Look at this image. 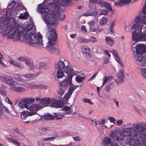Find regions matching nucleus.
Returning a JSON list of instances; mask_svg holds the SVG:
<instances>
[{"label": "nucleus", "mask_w": 146, "mask_h": 146, "mask_svg": "<svg viewBox=\"0 0 146 146\" xmlns=\"http://www.w3.org/2000/svg\"><path fill=\"white\" fill-rule=\"evenodd\" d=\"M7 27L2 30L3 36H7L8 38L14 40L27 41L30 45L38 48L43 46L42 36L40 33L35 34L33 24L30 23L21 25L17 23L15 18L12 17Z\"/></svg>", "instance_id": "1"}, {"label": "nucleus", "mask_w": 146, "mask_h": 146, "mask_svg": "<svg viewBox=\"0 0 146 146\" xmlns=\"http://www.w3.org/2000/svg\"><path fill=\"white\" fill-rule=\"evenodd\" d=\"M69 0H56L52 3H49L52 7L54 9L52 12H51L47 8V5L43 3L40 4L37 8V11L40 13H43L42 17L45 23L48 27H54L58 23L57 19L64 20L65 19L64 15L59 13L58 5L63 3H66Z\"/></svg>", "instance_id": "2"}, {"label": "nucleus", "mask_w": 146, "mask_h": 146, "mask_svg": "<svg viewBox=\"0 0 146 146\" xmlns=\"http://www.w3.org/2000/svg\"><path fill=\"white\" fill-rule=\"evenodd\" d=\"M137 22L133 25L131 29L132 32V39L135 41L146 40L145 31L142 33V30L145 28L142 25Z\"/></svg>", "instance_id": "3"}, {"label": "nucleus", "mask_w": 146, "mask_h": 146, "mask_svg": "<svg viewBox=\"0 0 146 146\" xmlns=\"http://www.w3.org/2000/svg\"><path fill=\"white\" fill-rule=\"evenodd\" d=\"M144 47V45L143 44H136L135 42L132 44V50L133 52H135L136 54L135 58L139 62V64L142 65H145V62L146 61V52H143Z\"/></svg>", "instance_id": "4"}, {"label": "nucleus", "mask_w": 146, "mask_h": 146, "mask_svg": "<svg viewBox=\"0 0 146 146\" xmlns=\"http://www.w3.org/2000/svg\"><path fill=\"white\" fill-rule=\"evenodd\" d=\"M146 130V124L145 123L137 124H133L132 127L127 129H123L121 130L122 134L124 136L131 135L136 136L137 134V132L141 133L144 132Z\"/></svg>", "instance_id": "5"}, {"label": "nucleus", "mask_w": 146, "mask_h": 146, "mask_svg": "<svg viewBox=\"0 0 146 146\" xmlns=\"http://www.w3.org/2000/svg\"><path fill=\"white\" fill-rule=\"evenodd\" d=\"M46 36L48 41L46 47L50 53H57L59 50L54 46L55 41L57 38V35L55 30L54 29H49L47 31Z\"/></svg>", "instance_id": "6"}, {"label": "nucleus", "mask_w": 146, "mask_h": 146, "mask_svg": "<svg viewBox=\"0 0 146 146\" xmlns=\"http://www.w3.org/2000/svg\"><path fill=\"white\" fill-rule=\"evenodd\" d=\"M55 67L57 69L63 70L64 72L68 74L67 77L69 78L73 73L78 72L75 70L69 65V63L67 60L64 59L58 60L56 64Z\"/></svg>", "instance_id": "7"}, {"label": "nucleus", "mask_w": 146, "mask_h": 146, "mask_svg": "<svg viewBox=\"0 0 146 146\" xmlns=\"http://www.w3.org/2000/svg\"><path fill=\"white\" fill-rule=\"evenodd\" d=\"M7 9L6 13V18H9L11 15L13 11H14V14L15 16L18 15V11L19 9L22 10H26V8L23 5L22 3L17 0H14L7 7Z\"/></svg>", "instance_id": "8"}, {"label": "nucleus", "mask_w": 146, "mask_h": 146, "mask_svg": "<svg viewBox=\"0 0 146 146\" xmlns=\"http://www.w3.org/2000/svg\"><path fill=\"white\" fill-rule=\"evenodd\" d=\"M24 104V106L28 110L30 111V113H31L32 115L37 113V111L41 108V106L39 104H33L32 103L35 102L34 98H29L23 100Z\"/></svg>", "instance_id": "9"}, {"label": "nucleus", "mask_w": 146, "mask_h": 146, "mask_svg": "<svg viewBox=\"0 0 146 146\" xmlns=\"http://www.w3.org/2000/svg\"><path fill=\"white\" fill-rule=\"evenodd\" d=\"M123 135L122 132H121L118 129L111 130L109 134V136L113 140L117 141L123 140L124 137Z\"/></svg>", "instance_id": "10"}, {"label": "nucleus", "mask_w": 146, "mask_h": 146, "mask_svg": "<svg viewBox=\"0 0 146 146\" xmlns=\"http://www.w3.org/2000/svg\"><path fill=\"white\" fill-rule=\"evenodd\" d=\"M140 140L139 139H136V140L133 137H131L129 140L130 144L131 145H138L142 144L144 140H146V131L145 133H140Z\"/></svg>", "instance_id": "11"}, {"label": "nucleus", "mask_w": 146, "mask_h": 146, "mask_svg": "<svg viewBox=\"0 0 146 146\" xmlns=\"http://www.w3.org/2000/svg\"><path fill=\"white\" fill-rule=\"evenodd\" d=\"M35 100L39 105L41 106V108L48 106L51 101L50 99L49 98H43L41 99L38 97L36 98Z\"/></svg>", "instance_id": "12"}, {"label": "nucleus", "mask_w": 146, "mask_h": 146, "mask_svg": "<svg viewBox=\"0 0 146 146\" xmlns=\"http://www.w3.org/2000/svg\"><path fill=\"white\" fill-rule=\"evenodd\" d=\"M78 73V72L73 73L71 75V77H70L69 78L67 77L68 74H66V79L63 82H60V84L61 86L64 87H67L68 84L70 85L71 84V81L73 76L77 74Z\"/></svg>", "instance_id": "13"}, {"label": "nucleus", "mask_w": 146, "mask_h": 146, "mask_svg": "<svg viewBox=\"0 0 146 146\" xmlns=\"http://www.w3.org/2000/svg\"><path fill=\"white\" fill-rule=\"evenodd\" d=\"M64 103L63 101L62 100H57L53 99L51 101L50 106L57 108H61L64 105Z\"/></svg>", "instance_id": "14"}, {"label": "nucleus", "mask_w": 146, "mask_h": 146, "mask_svg": "<svg viewBox=\"0 0 146 146\" xmlns=\"http://www.w3.org/2000/svg\"><path fill=\"white\" fill-rule=\"evenodd\" d=\"M123 71L122 70H120L118 71L116 76L117 80L115 79H114V80L118 85L123 82Z\"/></svg>", "instance_id": "15"}, {"label": "nucleus", "mask_w": 146, "mask_h": 146, "mask_svg": "<svg viewBox=\"0 0 146 146\" xmlns=\"http://www.w3.org/2000/svg\"><path fill=\"white\" fill-rule=\"evenodd\" d=\"M135 21L136 22L146 25V14L139 15L135 18Z\"/></svg>", "instance_id": "16"}, {"label": "nucleus", "mask_w": 146, "mask_h": 146, "mask_svg": "<svg viewBox=\"0 0 146 146\" xmlns=\"http://www.w3.org/2000/svg\"><path fill=\"white\" fill-rule=\"evenodd\" d=\"M25 11L24 13H20V15L19 16H17V15L16 16L18 17V18L20 19H21L25 20L29 17V15L28 11L26 10H22L21 9H19L18 11V13H20L21 11Z\"/></svg>", "instance_id": "17"}, {"label": "nucleus", "mask_w": 146, "mask_h": 146, "mask_svg": "<svg viewBox=\"0 0 146 146\" xmlns=\"http://www.w3.org/2000/svg\"><path fill=\"white\" fill-rule=\"evenodd\" d=\"M114 5L117 6H121L124 5L128 4L131 2V0H117Z\"/></svg>", "instance_id": "18"}, {"label": "nucleus", "mask_w": 146, "mask_h": 146, "mask_svg": "<svg viewBox=\"0 0 146 146\" xmlns=\"http://www.w3.org/2000/svg\"><path fill=\"white\" fill-rule=\"evenodd\" d=\"M136 61L139 64H140L142 66H140L139 67V70L141 73V75L145 79H146V68L143 67V66H144L145 65V63L146 61L145 62V65H142L141 64L139 63V62H137L136 60Z\"/></svg>", "instance_id": "19"}, {"label": "nucleus", "mask_w": 146, "mask_h": 146, "mask_svg": "<svg viewBox=\"0 0 146 146\" xmlns=\"http://www.w3.org/2000/svg\"><path fill=\"white\" fill-rule=\"evenodd\" d=\"M80 41L82 42H84L88 43L90 42H94L97 41V40L95 37L94 36H91L90 38H87L86 39L81 38L80 39Z\"/></svg>", "instance_id": "20"}, {"label": "nucleus", "mask_w": 146, "mask_h": 146, "mask_svg": "<svg viewBox=\"0 0 146 146\" xmlns=\"http://www.w3.org/2000/svg\"><path fill=\"white\" fill-rule=\"evenodd\" d=\"M0 79L2 82L10 84H12V85H13V84L14 82V80L10 78H7L4 76H1L0 77Z\"/></svg>", "instance_id": "21"}, {"label": "nucleus", "mask_w": 146, "mask_h": 146, "mask_svg": "<svg viewBox=\"0 0 146 146\" xmlns=\"http://www.w3.org/2000/svg\"><path fill=\"white\" fill-rule=\"evenodd\" d=\"M66 113L68 114H76L75 111H74L73 109L70 107L65 106L64 108Z\"/></svg>", "instance_id": "22"}, {"label": "nucleus", "mask_w": 146, "mask_h": 146, "mask_svg": "<svg viewBox=\"0 0 146 146\" xmlns=\"http://www.w3.org/2000/svg\"><path fill=\"white\" fill-rule=\"evenodd\" d=\"M31 113H30L28 111H23L21 112V117L22 119L25 120L27 116H32Z\"/></svg>", "instance_id": "23"}, {"label": "nucleus", "mask_w": 146, "mask_h": 146, "mask_svg": "<svg viewBox=\"0 0 146 146\" xmlns=\"http://www.w3.org/2000/svg\"><path fill=\"white\" fill-rule=\"evenodd\" d=\"M18 59L19 60L25 62V63L29 66H33V65L32 62L26 57H19L18 58Z\"/></svg>", "instance_id": "24"}, {"label": "nucleus", "mask_w": 146, "mask_h": 146, "mask_svg": "<svg viewBox=\"0 0 146 146\" xmlns=\"http://www.w3.org/2000/svg\"><path fill=\"white\" fill-rule=\"evenodd\" d=\"M11 89L12 90L20 92H22L25 91V89L24 88L19 86H14L13 85L12 86H11Z\"/></svg>", "instance_id": "25"}, {"label": "nucleus", "mask_w": 146, "mask_h": 146, "mask_svg": "<svg viewBox=\"0 0 146 146\" xmlns=\"http://www.w3.org/2000/svg\"><path fill=\"white\" fill-rule=\"evenodd\" d=\"M64 71L62 70L58 69L56 72V77L58 79H61L65 76Z\"/></svg>", "instance_id": "26"}, {"label": "nucleus", "mask_w": 146, "mask_h": 146, "mask_svg": "<svg viewBox=\"0 0 146 146\" xmlns=\"http://www.w3.org/2000/svg\"><path fill=\"white\" fill-rule=\"evenodd\" d=\"M105 40L107 44L110 46H112L114 42V40L113 39L108 36L105 37Z\"/></svg>", "instance_id": "27"}, {"label": "nucleus", "mask_w": 146, "mask_h": 146, "mask_svg": "<svg viewBox=\"0 0 146 146\" xmlns=\"http://www.w3.org/2000/svg\"><path fill=\"white\" fill-rule=\"evenodd\" d=\"M100 4L102 7H104L110 11H112V8L109 3L105 2H103L102 0V2L100 3Z\"/></svg>", "instance_id": "28"}, {"label": "nucleus", "mask_w": 146, "mask_h": 146, "mask_svg": "<svg viewBox=\"0 0 146 146\" xmlns=\"http://www.w3.org/2000/svg\"><path fill=\"white\" fill-rule=\"evenodd\" d=\"M81 50L83 53L86 54L88 53L90 51V49L87 46L83 45L81 47Z\"/></svg>", "instance_id": "29"}, {"label": "nucleus", "mask_w": 146, "mask_h": 146, "mask_svg": "<svg viewBox=\"0 0 146 146\" xmlns=\"http://www.w3.org/2000/svg\"><path fill=\"white\" fill-rule=\"evenodd\" d=\"M108 21V19L107 17H104L102 18L99 21V25L100 26L105 25Z\"/></svg>", "instance_id": "30"}, {"label": "nucleus", "mask_w": 146, "mask_h": 146, "mask_svg": "<svg viewBox=\"0 0 146 146\" xmlns=\"http://www.w3.org/2000/svg\"><path fill=\"white\" fill-rule=\"evenodd\" d=\"M72 94L71 92H70L69 91H68V92L65 94L64 95L63 99L66 102L68 101V100L71 97V96Z\"/></svg>", "instance_id": "31"}, {"label": "nucleus", "mask_w": 146, "mask_h": 146, "mask_svg": "<svg viewBox=\"0 0 146 146\" xmlns=\"http://www.w3.org/2000/svg\"><path fill=\"white\" fill-rule=\"evenodd\" d=\"M40 116L41 117V119H42L43 117V119L45 120L52 119L54 118L53 117L51 114H46L44 115L43 117H42V116Z\"/></svg>", "instance_id": "32"}, {"label": "nucleus", "mask_w": 146, "mask_h": 146, "mask_svg": "<svg viewBox=\"0 0 146 146\" xmlns=\"http://www.w3.org/2000/svg\"><path fill=\"white\" fill-rule=\"evenodd\" d=\"M84 78L85 77L84 76L79 74L76 76L75 80L76 82L80 83L84 80Z\"/></svg>", "instance_id": "33"}, {"label": "nucleus", "mask_w": 146, "mask_h": 146, "mask_svg": "<svg viewBox=\"0 0 146 146\" xmlns=\"http://www.w3.org/2000/svg\"><path fill=\"white\" fill-rule=\"evenodd\" d=\"M1 108L2 109V110L5 112L12 115L11 114V111L9 110L8 107L5 106L4 105L2 104L1 105Z\"/></svg>", "instance_id": "34"}, {"label": "nucleus", "mask_w": 146, "mask_h": 146, "mask_svg": "<svg viewBox=\"0 0 146 146\" xmlns=\"http://www.w3.org/2000/svg\"><path fill=\"white\" fill-rule=\"evenodd\" d=\"M112 78L113 77L110 76H109L108 77H104L103 78V83L102 86L104 85L108 82L112 80Z\"/></svg>", "instance_id": "35"}, {"label": "nucleus", "mask_w": 146, "mask_h": 146, "mask_svg": "<svg viewBox=\"0 0 146 146\" xmlns=\"http://www.w3.org/2000/svg\"><path fill=\"white\" fill-rule=\"evenodd\" d=\"M69 88L68 91H69V92H71L72 94L74 90L78 87V86L72 85V82L71 84L69 85Z\"/></svg>", "instance_id": "36"}, {"label": "nucleus", "mask_w": 146, "mask_h": 146, "mask_svg": "<svg viewBox=\"0 0 146 146\" xmlns=\"http://www.w3.org/2000/svg\"><path fill=\"white\" fill-rule=\"evenodd\" d=\"M9 62L10 64L16 66L19 68H21L22 67V66L20 64L16 63V62L13 60H10L9 61Z\"/></svg>", "instance_id": "37"}, {"label": "nucleus", "mask_w": 146, "mask_h": 146, "mask_svg": "<svg viewBox=\"0 0 146 146\" xmlns=\"http://www.w3.org/2000/svg\"><path fill=\"white\" fill-rule=\"evenodd\" d=\"M34 76L31 74H25L23 76L24 78L27 80L32 79Z\"/></svg>", "instance_id": "38"}, {"label": "nucleus", "mask_w": 146, "mask_h": 146, "mask_svg": "<svg viewBox=\"0 0 146 146\" xmlns=\"http://www.w3.org/2000/svg\"><path fill=\"white\" fill-rule=\"evenodd\" d=\"M59 136L56 135L51 137H49L44 139L45 141H54L56 138L59 137Z\"/></svg>", "instance_id": "39"}, {"label": "nucleus", "mask_w": 146, "mask_h": 146, "mask_svg": "<svg viewBox=\"0 0 146 146\" xmlns=\"http://www.w3.org/2000/svg\"><path fill=\"white\" fill-rule=\"evenodd\" d=\"M54 114L55 117L57 119H62L64 116V115L61 113H55Z\"/></svg>", "instance_id": "40"}, {"label": "nucleus", "mask_w": 146, "mask_h": 146, "mask_svg": "<svg viewBox=\"0 0 146 146\" xmlns=\"http://www.w3.org/2000/svg\"><path fill=\"white\" fill-rule=\"evenodd\" d=\"M115 59L119 64H120L121 66H124V65L123 63L122 62L121 60H120L119 56V55L115 56Z\"/></svg>", "instance_id": "41"}, {"label": "nucleus", "mask_w": 146, "mask_h": 146, "mask_svg": "<svg viewBox=\"0 0 146 146\" xmlns=\"http://www.w3.org/2000/svg\"><path fill=\"white\" fill-rule=\"evenodd\" d=\"M115 59L119 64H120L121 66H124V65L123 63L122 62L121 60H120L119 56V55L115 56Z\"/></svg>", "instance_id": "42"}, {"label": "nucleus", "mask_w": 146, "mask_h": 146, "mask_svg": "<svg viewBox=\"0 0 146 146\" xmlns=\"http://www.w3.org/2000/svg\"><path fill=\"white\" fill-rule=\"evenodd\" d=\"M1 94L4 97L6 95V92L5 90L4 87H2L0 90Z\"/></svg>", "instance_id": "43"}, {"label": "nucleus", "mask_w": 146, "mask_h": 146, "mask_svg": "<svg viewBox=\"0 0 146 146\" xmlns=\"http://www.w3.org/2000/svg\"><path fill=\"white\" fill-rule=\"evenodd\" d=\"M102 2V0H90V3L100 4Z\"/></svg>", "instance_id": "44"}, {"label": "nucleus", "mask_w": 146, "mask_h": 146, "mask_svg": "<svg viewBox=\"0 0 146 146\" xmlns=\"http://www.w3.org/2000/svg\"><path fill=\"white\" fill-rule=\"evenodd\" d=\"M96 24V21L95 20L91 21L88 22V24L90 28L93 27Z\"/></svg>", "instance_id": "45"}, {"label": "nucleus", "mask_w": 146, "mask_h": 146, "mask_svg": "<svg viewBox=\"0 0 146 146\" xmlns=\"http://www.w3.org/2000/svg\"><path fill=\"white\" fill-rule=\"evenodd\" d=\"M4 101L6 103L9 104L11 106L13 105V102L11 101L8 97H6L4 98Z\"/></svg>", "instance_id": "46"}, {"label": "nucleus", "mask_w": 146, "mask_h": 146, "mask_svg": "<svg viewBox=\"0 0 146 146\" xmlns=\"http://www.w3.org/2000/svg\"><path fill=\"white\" fill-rule=\"evenodd\" d=\"M83 101L84 103H88L90 105H92L93 103L89 99L85 98L84 99Z\"/></svg>", "instance_id": "47"}, {"label": "nucleus", "mask_w": 146, "mask_h": 146, "mask_svg": "<svg viewBox=\"0 0 146 146\" xmlns=\"http://www.w3.org/2000/svg\"><path fill=\"white\" fill-rule=\"evenodd\" d=\"M44 65L42 62H38L36 64V67L37 68H40L43 66Z\"/></svg>", "instance_id": "48"}, {"label": "nucleus", "mask_w": 146, "mask_h": 146, "mask_svg": "<svg viewBox=\"0 0 146 146\" xmlns=\"http://www.w3.org/2000/svg\"><path fill=\"white\" fill-rule=\"evenodd\" d=\"M17 105L21 108H23L24 107H25L24 104V103L23 101V102H22L20 101L17 103Z\"/></svg>", "instance_id": "49"}, {"label": "nucleus", "mask_w": 146, "mask_h": 146, "mask_svg": "<svg viewBox=\"0 0 146 146\" xmlns=\"http://www.w3.org/2000/svg\"><path fill=\"white\" fill-rule=\"evenodd\" d=\"M57 93L59 95H62L64 94V92L62 88H60L58 90Z\"/></svg>", "instance_id": "50"}, {"label": "nucleus", "mask_w": 146, "mask_h": 146, "mask_svg": "<svg viewBox=\"0 0 146 146\" xmlns=\"http://www.w3.org/2000/svg\"><path fill=\"white\" fill-rule=\"evenodd\" d=\"M108 119L110 122L111 123H113L114 124H115V119L112 117H109Z\"/></svg>", "instance_id": "51"}, {"label": "nucleus", "mask_w": 146, "mask_h": 146, "mask_svg": "<svg viewBox=\"0 0 146 146\" xmlns=\"http://www.w3.org/2000/svg\"><path fill=\"white\" fill-rule=\"evenodd\" d=\"M108 11L105 9L103 10L100 13V15H107L108 13Z\"/></svg>", "instance_id": "52"}, {"label": "nucleus", "mask_w": 146, "mask_h": 146, "mask_svg": "<svg viewBox=\"0 0 146 146\" xmlns=\"http://www.w3.org/2000/svg\"><path fill=\"white\" fill-rule=\"evenodd\" d=\"M108 33L113 35H115L113 28L110 27L109 31L108 32Z\"/></svg>", "instance_id": "53"}, {"label": "nucleus", "mask_w": 146, "mask_h": 146, "mask_svg": "<svg viewBox=\"0 0 146 146\" xmlns=\"http://www.w3.org/2000/svg\"><path fill=\"white\" fill-rule=\"evenodd\" d=\"M16 79L18 81L24 82L25 80H23L24 78H22L21 77L17 76L15 77Z\"/></svg>", "instance_id": "54"}, {"label": "nucleus", "mask_w": 146, "mask_h": 146, "mask_svg": "<svg viewBox=\"0 0 146 146\" xmlns=\"http://www.w3.org/2000/svg\"><path fill=\"white\" fill-rule=\"evenodd\" d=\"M97 29V27H92L90 28V31L93 32H95L96 33Z\"/></svg>", "instance_id": "55"}, {"label": "nucleus", "mask_w": 146, "mask_h": 146, "mask_svg": "<svg viewBox=\"0 0 146 146\" xmlns=\"http://www.w3.org/2000/svg\"><path fill=\"white\" fill-rule=\"evenodd\" d=\"M123 120L122 119H120L119 120H118L116 121V123L117 124L118 126H120L123 123Z\"/></svg>", "instance_id": "56"}, {"label": "nucleus", "mask_w": 146, "mask_h": 146, "mask_svg": "<svg viewBox=\"0 0 146 146\" xmlns=\"http://www.w3.org/2000/svg\"><path fill=\"white\" fill-rule=\"evenodd\" d=\"M110 52L115 57L119 55L118 54L115 50H113Z\"/></svg>", "instance_id": "57"}, {"label": "nucleus", "mask_w": 146, "mask_h": 146, "mask_svg": "<svg viewBox=\"0 0 146 146\" xmlns=\"http://www.w3.org/2000/svg\"><path fill=\"white\" fill-rule=\"evenodd\" d=\"M91 16L92 15L94 17H96L98 15V12L97 11H95L93 12H90Z\"/></svg>", "instance_id": "58"}, {"label": "nucleus", "mask_w": 146, "mask_h": 146, "mask_svg": "<svg viewBox=\"0 0 146 146\" xmlns=\"http://www.w3.org/2000/svg\"><path fill=\"white\" fill-rule=\"evenodd\" d=\"M106 121L104 119H102L99 121V123L100 125H104Z\"/></svg>", "instance_id": "59"}, {"label": "nucleus", "mask_w": 146, "mask_h": 146, "mask_svg": "<svg viewBox=\"0 0 146 146\" xmlns=\"http://www.w3.org/2000/svg\"><path fill=\"white\" fill-rule=\"evenodd\" d=\"M74 140L76 141H81V139L80 137L76 136L73 137Z\"/></svg>", "instance_id": "60"}, {"label": "nucleus", "mask_w": 146, "mask_h": 146, "mask_svg": "<svg viewBox=\"0 0 146 146\" xmlns=\"http://www.w3.org/2000/svg\"><path fill=\"white\" fill-rule=\"evenodd\" d=\"M143 14L144 15V14H146V1L145 3V5L143 8Z\"/></svg>", "instance_id": "61"}, {"label": "nucleus", "mask_w": 146, "mask_h": 146, "mask_svg": "<svg viewBox=\"0 0 146 146\" xmlns=\"http://www.w3.org/2000/svg\"><path fill=\"white\" fill-rule=\"evenodd\" d=\"M107 126L108 127V129H111L113 126V125L111 124L110 123H108Z\"/></svg>", "instance_id": "62"}, {"label": "nucleus", "mask_w": 146, "mask_h": 146, "mask_svg": "<svg viewBox=\"0 0 146 146\" xmlns=\"http://www.w3.org/2000/svg\"><path fill=\"white\" fill-rule=\"evenodd\" d=\"M103 30V29L99 28V27H97V29L96 33H101L102 32Z\"/></svg>", "instance_id": "63"}, {"label": "nucleus", "mask_w": 146, "mask_h": 146, "mask_svg": "<svg viewBox=\"0 0 146 146\" xmlns=\"http://www.w3.org/2000/svg\"><path fill=\"white\" fill-rule=\"evenodd\" d=\"M105 90L107 92H109L110 90V85H107L105 87Z\"/></svg>", "instance_id": "64"}]
</instances>
